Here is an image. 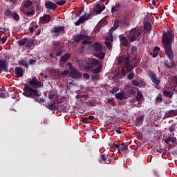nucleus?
<instances>
[{
	"label": "nucleus",
	"mask_w": 177,
	"mask_h": 177,
	"mask_svg": "<svg viewBox=\"0 0 177 177\" xmlns=\"http://www.w3.org/2000/svg\"><path fill=\"white\" fill-rule=\"evenodd\" d=\"M28 84L33 87L25 86L23 88L24 96L29 97L30 99H33L35 102H37V103H45V99L39 98L41 97V91L38 90V88L42 86V82L39 81L37 77H33L32 78L29 79Z\"/></svg>",
	"instance_id": "nucleus-1"
},
{
	"label": "nucleus",
	"mask_w": 177,
	"mask_h": 177,
	"mask_svg": "<svg viewBox=\"0 0 177 177\" xmlns=\"http://www.w3.org/2000/svg\"><path fill=\"white\" fill-rule=\"evenodd\" d=\"M175 39L174 34L171 31L165 32L162 35V44L163 45L165 53H168L171 56L172 53V41Z\"/></svg>",
	"instance_id": "nucleus-2"
},
{
	"label": "nucleus",
	"mask_w": 177,
	"mask_h": 177,
	"mask_svg": "<svg viewBox=\"0 0 177 177\" xmlns=\"http://www.w3.org/2000/svg\"><path fill=\"white\" fill-rule=\"evenodd\" d=\"M131 24V18L128 16H123L119 20L115 21L113 26L111 28V31H115L118 27L122 28H128Z\"/></svg>",
	"instance_id": "nucleus-3"
},
{
	"label": "nucleus",
	"mask_w": 177,
	"mask_h": 177,
	"mask_svg": "<svg viewBox=\"0 0 177 177\" xmlns=\"http://www.w3.org/2000/svg\"><path fill=\"white\" fill-rule=\"evenodd\" d=\"M142 30L141 29L133 28L130 31L131 41L135 42L138 39H140V35H142Z\"/></svg>",
	"instance_id": "nucleus-4"
},
{
	"label": "nucleus",
	"mask_w": 177,
	"mask_h": 177,
	"mask_svg": "<svg viewBox=\"0 0 177 177\" xmlns=\"http://www.w3.org/2000/svg\"><path fill=\"white\" fill-rule=\"evenodd\" d=\"M100 64V62H99L98 59H96L95 58L89 59L86 61V64L84 66L85 70H92V68H94V67H96L97 66H99Z\"/></svg>",
	"instance_id": "nucleus-5"
},
{
	"label": "nucleus",
	"mask_w": 177,
	"mask_h": 177,
	"mask_svg": "<svg viewBox=\"0 0 177 177\" xmlns=\"http://www.w3.org/2000/svg\"><path fill=\"white\" fill-rule=\"evenodd\" d=\"M92 16H93V15L91 12L89 14H84V15L80 17L77 21H75V26H78L80 24H84V21H86L88 20H90V19H92Z\"/></svg>",
	"instance_id": "nucleus-6"
},
{
	"label": "nucleus",
	"mask_w": 177,
	"mask_h": 177,
	"mask_svg": "<svg viewBox=\"0 0 177 177\" xmlns=\"http://www.w3.org/2000/svg\"><path fill=\"white\" fill-rule=\"evenodd\" d=\"M165 53L167 55L168 58L169 59V62L165 61L164 66L167 68H172V67L175 66V61H174V51H171V56L167 53Z\"/></svg>",
	"instance_id": "nucleus-7"
},
{
	"label": "nucleus",
	"mask_w": 177,
	"mask_h": 177,
	"mask_svg": "<svg viewBox=\"0 0 177 177\" xmlns=\"http://www.w3.org/2000/svg\"><path fill=\"white\" fill-rule=\"evenodd\" d=\"M138 60L132 61L131 62L129 60L127 62L125 63L124 67H126V70L128 73H131V71H132V70H133L135 67H138Z\"/></svg>",
	"instance_id": "nucleus-8"
},
{
	"label": "nucleus",
	"mask_w": 177,
	"mask_h": 177,
	"mask_svg": "<svg viewBox=\"0 0 177 177\" xmlns=\"http://www.w3.org/2000/svg\"><path fill=\"white\" fill-rule=\"evenodd\" d=\"M149 78H150L151 81H152L153 84L156 86H158V85H160V84L161 83V80H160V78H158L157 77V75L156 74V73H154L152 71H149Z\"/></svg>",
	"instance_id": "nucleus-9"
},
{
	"label": "nucleus",
	"mask_w": 177,
	"mask_h": 177,
	"mask_svg": "<svg viewBox=\"0 0 177 177\" xmlns=\"http://www.w3.org/2000/svg\"><path fill=\"white\" fill-rule=\"evenodd\" d=\"M83 39H89V36L81 33L73 37V41L75 42L76 45H78V44L83 41Z\"/></svg>",
	"instance_id": "nucleus-10"
},
{
	"label": "nucleus",
	"mask_w": 177,
	"mask_h": 177,
	"mask_svg": "<svg viewBox=\"0 0 177 177\" xmlns=\"http://www.w3.org/2000/svg\"><path fill=\"white\" fill-rule=\"evenodd\" d=\"M131 52L128 54V57L131 58L132 56L133 57L132 58L133 62H136V57H138V48L135 46H132L131 48Z\"/></svg>",
	"instance_id": "nucleus-11"
},
{
	"label": "nucleus",
	"mask_w": 177,
	"mask_h": 177,
	"mask_svg": "<svg viewBox=\"0 0 177 177\" xmlns=\"http://www.w3.org/2000/svg\"><path fill=\"white\" fill-rule=\"evenodd\" d=\"M69 75L73 80H79V78L82 77V73H81V72H80L77 69L74 68L71 71Z\"/></svg>",
	"instance_id": "nucleus-12"
},
{
	"label": "nucleus",
	"mask_w": 177,
	"mask_h": 177,
	"mask_svg": "<svg viewBox=\"0 0 177 177\" xmlns=\"http://www.w3.org/2000/svg\"><path fill=\"white\" fill-rule=\"evenodd\" d=\"M104 9H106V6L103 5L102 6L100 3H97L93 8V13H95V15H100V13H102Z\"/></svg>",
	"instance_id": "nucleus-13"
},
{
	"label": "nucleus",
	"mask_w": 177,
	"mask_h": 177,
	"mask_svg": "<svg viewBox=\"0 0 177 177\" xmlns=\"http://www.w3.org/2000/svg\"><path fill=\"white\" fill-rule=\"evenodd\" d=\"M65 28H66V27H64L63 26H55L53 28L51 31H52V32H54L55 34H57L59 32L61 34H64V32H66Z\"/></svg>",
	"instance_id": "nucleus-14"
},
{
	"label": "nucleus",
	"mask_w": 177,
	"mask_h": 177,
	"mask_svg": "<svg viewBox=\"0 0 177 177\" xmlns=\"http://www.w3.org/2000/svg\"><path fill=\"white\" fill-rule=\"evenodd\" d=\"M8 60L6 59H0V71H5L8 73Z\"/></svg>",
	"instance_id": "nucleus-15"
},
{
	"label": "nucleus",
	"mask_w": 177,
	"mask_h": 177,
	"mask_svg": "<svg viewBox=\"0 0 177 177\" xmlns=\"http://www.w3.org/2000/svg\"><path fill=\"white\" fill-rule=\"evenodd\" d=\"M45 6L47 9H48L49 10H55L56 9H57V3H55L50 1H46L45 3Z\"/></svg>",
	"instance_id": "nucleus-16"
},
{
	"label": "nucleus",
	"mask_w": 177,
	"mask_h": 177,
	"mask_svg": "<svg viewBox=\"0 0 177 177\" xmlns=\"http://www.w3.org/2000/svg\"><path fill=\"white\" fill-rule=\"evenodd\" d=\"M121 12V3L120 2H116L115 5L111 7V14L114 15V13H120Z\"/></svg>",
	"instance_id": "nucleus-17"
},
{
	"label": "nucleus",
	"mask_w": 177,
	"mask_h": 177,
	"mask_svg": "<svg viewBox=\"0 0 177 177\" xmlns=\"http://www.w3.org/2000/svg\"><path fill=\"white\" fill-rule=\"evenodd\" d=\"M52 19V17L49 15H44V16L41 17L39 19L40 23L41 24H48L49 21H50V19Z\"/></svg>",
	"instance_id": "nucleus-18"
},
{
	"label": "nucleus",
	"mask_w": 177,
	"mask_h": 177,
	"mask_svg": "<svg viewBox=\"0 0 177 177\" xmlns=\"http://www.w3.org/2000/svg\"><path fill=\"white\" fill-rule=\"evenodd\" d=\"M129 60V57H127L125 55H120L118 58V62H119V64H124V66L125 65L126 63L128 62Z\"/></svg>",
	"instance_id": "nucleus-19"
},
{
	"label": "nucleus",
	"mask_w": 177,
	"mask_h": 177,
	"mask_svg": "<svg viewBox=\"0 0 177 177\" xmlns=\"http://www.w3.org/2000/svg\"><path fill=\"white\" fill-rule=\"evenodd\" d=\"M23 73H24L23 68H21L20 66L15 67V75H17V77H19V78H21V77H23V75H24Z\"/></svg>",
	"instance_id": "nucleus-20"
},
{
	"label": "nucleus",
	"mask_w": 177,
	"mask_h": 177,
	"mask_svg": "<svg viewBox=\"0 0 177 177\" xmlns=\"http://www.w3.org/2000/svg\"><path fill=\"white\" fill-rule=\"evenodd\" d=\"M93 48L95 53L97 52H102V50H103V48H102V44H99L98 42H95L93 44Z\"/></svg>",
	"instance_id": "nucleus-21"
},
{
	"label": "nucleus",
	"mask_w": 177,
	"mask_h": 177,
	"mask_svg": "<svg viewBox=\"0 0 177 177\" xmlns=\"http://www.w3.org/2000/svg\"><path fill=\"white\" fill-rule=\"evenodd\" d=\"M119 38L122 46H128V39L125 36H120Z\"/></svg>",
	"instance_id": "nucleus-22"
},
{
	"label": "nucleus",
	"mask_w": 177,
	"mask_h": 177,
	"mask_svg": "<svg viewBox=\"0 0 177 177\" xmlns=\"http://www.w3.org/2000/svg\"><path fill=\"white\" fill-rule=\"evenodd\" d=\"M125 96H126L125 92H124V91L115 94V97L118 100H124V99H127V97H125Z\"/></svg>",
	"instance_id": "nucleus-23"
},
{
	"label": "nucleus",
	"mask_w": 177,
	"mask_h": 177,
	"mask_svg": "<svg viewBox=\"0 0 177 177\" xmlns=\"http://www.w3.org/2000/svg\"><path fill=\"white\" fill-rule=\"evenodd\" d=\"M47 109L48 110H51L52 111H56L59 110V106L56 105L55 103H51L46 106Z\"/></svg>",
	"instance_id": "nucleus-24"
},
{
	"label": "nucleus",
	"mask_w": 177,
	"mask_h": 177,
	"mask_svg": "<svg viewBox=\"0 0 177 177\" xmlns=\"http://www.w3.org/2000/svg\"><path fill=\"white\" fill-rule=\"evenodd\" d=\"M70 57H71V55L70 53H66L65 55H63L61 59H60V62L62 64H64V63H66V62H67L68 59H70Z\"/></svg>",
	"instance_id": "nucleus-25"
},
{
	"label": "nucleus",
	"mask_w": 177,
	"mask_h": 177,
	"mask_svg": "<svg viewBox=\"0 0 177 177\" xmlns=\"http://www.w3.org/2000/svg\"><path fill=\"white\" fill-rule=\"evenodd\" d=\"M103 68V66L102 64L100 65L99 67L94 68H93L90 70V71H91V73L93 74H99V73H100V71H102V69Z\"/></svg>",
	"instance_id": "nucleus-26"
},
{
	"label": "nucleus",
	"mask_w": 177,
	"mask_h": 177,
	"mask_svg": "<svg viewBox=\"0 0 177 177\" xmlns=\"http://www.w3.org/2000/svg\"><path fill=\"white\" fill-rule=\"evenodd\" d=\"M28 42V39L24 38L21 39L19 41H17L18 45L19 46H24V45H26Z\"/></svg>",
	"instance_id": "nucleus-27"
},
{
	"label": "nucleus",
	"mask_w": 177,
	"mask_h": 177,
	"mask_svg": "<svg viewBox=\"0 0 177 177\" xmlns=\"http://www.w3.org/2000/svg\"><path fill=\"white\" fill-rule=\"evenodd\" d=\"M18 63L19 66H23L24 67H26V68H28V62L24 59H21L18 61Z\"/></svg>",
	"instance_id": "nucleus-28"
},
{
	"label": "nucleus",
	"mask_w": 177,
	"mask_h": 177,
	"mask_svg": "<svg viewBox=\"0 0 177 177\" xmlns=\"http://www.w3.org/2000/svg\"><path fill=\"white\" fill-rule=\"evenodd\" d=\"M105 55H106V54L104 53H103V50L97 52V53L95 55V56L97 57H98L99 59H100L101 60H103V59H104Z\"/></svg>",
	"instance_id": "nucleus-29"
},
{
	"label": "nucleus",
	"mask_w": 177,
	"mask_h": 177,
	"mask_svg": "<svg viewBox=\"0 0 177 177\" xmlns=\"http://www.w3.org/2000/svg\"><path fill=\"white\" fill-rule=\"evenodd\" d=\"M144 30H145V31H150L151 30V24L145 22L144 24Z\"/></svg>",
	"instance_id": "nucleus-30"
},
{
	"label": "nucleus",
	"mask_w": 177,
	"mask_h": 177,
	"mask_svg": "<svg viewBox=\"0 0 177 177\" xmlns=\"http://www.w3.org/2000/svg\"><path fill=\"white\" fill-rule=\"evenodd\" d=\"M101 160L104 162V164H110V159H107L106 155L101 154Z\"/></svg>",
	"instance_id": "nucleus-31"
},
{
	"label": "nucleus",
	"mask_w": 177,
	"mask_h": 177,
	"mask_svg": "<svg viewBox=\"0 0 177 177\" xmlns=\"http://www.w3.org/2000/svg\"><path fill=\"white\" fill-rule=\"evenodd\" d=\"M22 12L24 13V15H26V16H31L32 15H35V10H31L30 11H26L24 10H22Z\"/></svg>",
	"instance_id": "nucleus-32"
},
{
	"label": "nucleus",
	"mask_w": 177,
	"mask_h": 177,
	"mask_svg": "<svg viewBox=\"0 0 177 177\" xmlns=\"http://www.w3.org/2000/svg\"><path fill=\"white\" fill-rule=\"evenodd\" d=\"M4 16L12 17V16H13V12H12V10H10V9L7 8V10L4 11Z\"/></svg>",
	"instance_id": "nucleus-33"
},
{
	"label": "nucleus",
	"mask_w": 177,
	"mask_h": 177,
	"mask_svg": "<svg viewBox=\"0 0 177 177\" xmlns=\"http://www.w3.org/2000/svg\"><path fill=\"white\" fill-rule=\"evenodd\" d=\"M113 31L111 29L109 30V35H108L106 38V41H110L111 42H113Z\"/></svg>",
	"instance_id": "nucleus-34"
},
{
	"label": "nucleus",
	"mask_w": 177,
	"mask_h": 177,
	"mask_svg": "<svg viewBox=\"0 0 177 177\" xmlns=\"http://www.w3.org/2000/svg\"><path fill=\"white\" fill-rule=\"evenodd\" d=\"M136 124L137 125H140L142 124H143V116H138L136 118Z\"/></svg>",
	"instance_id": "nucleus-35"
},
{
	"label": "nucleus",
	"mask_w": 177,
	"mask_h": 177,
	"mask_svg": "<svg viewBox=\"0 0 177 177\" xmlns=\"http://www.w3.org/2000/svg\"><path fill=\"white\" fill-rule=\"evenodd\" d=\"M163 95L164 96H165V97H169L170 99L172 98V95H174V93L171 92V91H164L163 92Z\"/></svg>",
	"instance_id": "nucleus-36"
},
{
	"label": "nucleus",
	"mask_w": 177,
	"mask_h": 177,
	"mask_svg": "<svg viewBox=\"0 0 177 177\" xmlns=\"http://www.w3.org/2000/svg\"><path fill=\"white\" fill-rule=\"evenodd\" d=\"M32 5V1H31L30 0H27L24 3V8H26V9H28V8H30Z\"/></svg>",
	"instance_id": "nucleus-37"
},
{
	"label": "nucleus",
	"mask_w": 177,
	"mask_h": 177,
	"mask_svg": "<svg viewBox=\"0 0 177 177\" xmlns=\"http://www.w3.org/2000/svg\"><path fill=\"white\" fill-rule=\"evenodd\" d=\"M88 39H91V37H89V39H83L82 41V45H83V46H84V45H91V44H92V41H88Z\"/></svg>",
	"instance_id": "nucleus-38"
},
{
	"label": "nucleus",
	"mask_w": 177,
	"mask_h": 177,
	"mask_svg": "<svg viewBox=\"0 0 177 177\" xmlns=\"http://www.w3.org/2000/svg\"><path fill=\"white\" fill-rule=\"evenodd\" d=\"M120 91V88L115 86L113 88H111V90H109V92L111 93H112L113 95L117 93V92H118Z\"/></svg>",
	"instance_id": "nucleus-39"
},
{
	"label": "nucleus",
	"mask_w": 177,
	"mask_h": 177,
	"mask_svg": "<svg viewBox=\"0 0 177 177\" xmlns=\"http://www.w3.org/2000/svg\"><path fill=\"white\" fill-rule=\"evenodd\" d=\"M12 17L15 21H19L20 20V16H19V14L17 12L12 13Z\"/></svg>",
	"instance_id": "nucleus-40"
},
{
	"label": "nucleus",
	"mask_w": 177,
	"mask_h": 177,
	"mask_svg": "<svg viewBox=\"0 0 177 177\" xmlns=\"http://www.w3.org/2000/svg\"><path fill=\"white\" fill-rule=\"evenodd\" d=\"M34 45V40H28L26 43V48H31Z\"/></svg>",
	"instance_id": "nucleus-41"
},
{
	"label": "nucleus",
	"mask_w": 177,
	"mask_h": 177,
	"mask_svg": "<svg viewBox=\"0 0 177 177\" xmlns=\"http://www.w3.org/2000/svg\"><path fill=\"white\" fill-rule=\"evenodd\" d=\"M120 148L121 151H125L126 150H128V145L125 144H122Z\"/></svg>",
	"instance_id": "nucleus-42"
},
{
	"label": "nucleus",
	"mask_w": 177,
	"mask_h": 177,
	"mask_svg": "<svg viewBox=\"0 0 177 177\" xmlns=\"http://www.w3.org/2000/svg\"><path fill=\"white\" fill-rule=\"evenodd\" d=\"M66 2H67L66 0H58V1H57V5H59V6H63Z\"/></svg>",
	"instance_id": "nucleus-43"
},
{
	"label": "nucleus",
	"mask_w": 177,
	"mask_h": 177,
	"mask_svg": "<svg viewBox=\"0 0 177 177\" xmlns=\"http://www.w3.org/2000/svg\"><path fill=\"white\" fill-rule=\"evenodd\" d=\"M104 44L108 49H111L112 48L111 42L109 41H105Z\"/></svg>",
	"instance_id": "nucleus-44"
},
{
	"label": "nucleus",
	"mask_w": 177,
	"mask_h": 177,
	"mask_svg": "<svg viewBox=\"0 0 177 177\" xmlns=\"http://www.w3.org/2000/svg\"><path fill=\"white\" fill-rule=\"evenodd\" d=\"M176 126L175 124H172L171 127H169V132L172 133L175 131Z\"/></svg>",
	"instance_id": "nucleus-45"
},
{
	"label": "nucleus",
	"mask_w": 177,
	"mask_h": 177,
	"mask_svg": "<svg viewBox=\"0 0 177 177\" xmlns=\"http://www.w3.org/2000/svg\"><path fill=\"white\" fill-rule=\"evenodd\" d=\"M165 118H169V117H172V115L171 114V111H166L165 113Z\"/></svg>",
	"instance_id": "nucleus-46"
},
{
	"label": "nucleus",
	"mask_w": 177,
	"mask_h": 177,
	"mask_svg": "<svg viewBox=\"0 0 177 177\" xmlns=\"http://www.w3.org/2000/svg\"><path fill=\"white\" fill-rule=\"evenodd\" d=\"M80 122H83V124H88V118H81Z\"/></svg>",
	"instance_id": "nucleus-47"
},
{
	"label": "nucleus",
	"mask_w": 177,
	"mask_h": 177,
	"mask_svg": "<svg viewBox=\"0 0 177 177\" xmlns=\"http://www.w3.org/2000/svg\"><path fill=\"white\" fill-rule=\"evenodd\" d=\"M156 102H162V97L161 94H158L157 95Z\"/></svg>",
	"instance_id": "nucleus-48"
},
{
	"label": "nucleus",
	"mask_w": 177,
	"mask_h": 177,
	"mask_svg": "<svg viewBox=\"0 0 177 177\" xmlns=\"http://www.w3.org/2000/svg\"><path fill=\"white\" fill-rule=\"evenodd\" d=\"M0 97L1 99H6L8 97V94L4 93H0Z\"/></svg>",
	"instance_id": "nucleus-49"
},
{
	"label": "nucleus",
	"mask_w": 177,
	"mask_h": 177,
	"mask_svg": "<svg viewBox=\"0 0 177 177\" xmlns=\"http://www.w3.org/2000/svg\"><path fill=\"white\" fill-rule=\"evenodd\" d=\"M133 77H135V75H134L133 73H130L127 75L128 80H133Z\"/></svg>",
	"instance_id": "nucleus-50"
},
{
	"label": "nucleus",
	"mask_w": 177,
	"mask_h": 177,
	"mask_svg": "<svg viewBox=\"0 0 177 177\" xmlns=\"http://www.w3.org/2000/svg\"><path fill=\"white\" fill-rule=\"evenodd\" d=\"M172 81L174 86H177V77H174Z\"/></svg>",
	"instance_id": "nucleus-51"
},
{
	"label": "nucleus",
	"mask_w": 177,
	"mask_h": 177,
	"mask_svg": "<svg viewBox=\"0 0 177 177\" xmlns=\"http://www.w3.org/2000/svg\"><path fill=\"white\" fill-rule=\"evenodd\" d=\"M37 63V60L30 59H29V64H31V66Z\"/></svg>",
	"instance_id": "nucleus-52"
},
{
	"label": "nucleus",
	"mask_w": 177,
	"mask_h": 177,
	"mask_svg": "<svg viewBox=\"0 0 177 177\" xmlns=\"http://www.w3.org/2000/svg\"><path fill=\"white\" fill-rule=\"evenodd\" d=\"M170 113L171 114V117H174V115H177V111L176 110H171Z\"/></svg>",
	"instance_id": "nucleus-53"
},
{
	"label": "nucleus",
	"mask_w": 177,
	"mask_h": 177,
	"mask_svg": "<svg viewBox=\"0 0 177 177\" xmlns=\"http://www.w3.org/2000/svg\"><path fill=\"white\" fill-rule=\"evenodd\" d=\"M83 77L84 78H86V80H89L91 78V75H89L88 73H84Z\"/></svg>",
	"instance_id": "nucleus-54"
},
{
	"label": "nucleus",
	"mask_w": 177,
	"mask_h": 177,
	"mask_svg": "<svg viewBox=\"0 0 177 177\" xmlns=\"http://www.w3.org/2000/svg\"><path fill=\"white\" fill-rule=\"evenodd\" d=\"M61 75L66 77V75H68V71H64L61 73Z\"/></svg>",
	"instance_id": "nucleus-55"
},
{
	"label": "nucleus",
	"mask_w": 177,
	"mask_h": 177,
	"mask_svg": "<svg viewBox=\"0 0 177 177\" xmlns=\"http://www.w3.org/2000/svg\"><path fill=\"white\" fill-rule=\"evenodd\" d=\"M132 84L134 86H139V82L138 80H133Z\"/></svg>",
	"instance_id": "nucleus-56"
},
{
	"label": "nucleus",
	"mask_w": 177,
	"mask_h": 177,
	"mask_svg": "<svg viewBox=\"0 0 177 177\" xmlns=\"http://www.w3.org/2000/svg\"><path fill=\"white\" fill-rule=\"evenodd\" d=\"M66 66H68L70 70H71V71H73V69H74V68H73V65L71 64V62H67Z\"/></svg>",
	"instance_id": "nucleus-57"
},
{
	"label": "nucleus",
	"mask_w": 177,
	"mask_h": 177,
	"mask_svg": "<svg viewBox=\"0 0 177 177\" xmlns=\"http://www.w3.org/2000/svg\"><path fill=\"white\" fill-rule=\"evenodd\" d=\"M55 97V94H52V93L50 92L48 95V99L52 100Z\"/></svg>",
	"instance_id": "nucleus-58"
},
{
	"label": "nucleus",
	"mask_w": 177,
	"mask_h": 177,
	"mask_svg": "<svg viewBox=\"0 0 177 177\" xmlns=\"http://www.w3.org/2000/svg\"><path fill=\"white\" fill-rule=\"evenodd\" d=\"M53 45H55L56 48H57V46H59V45H60V42H59L58 41H54L53 43Z\"/></svg>",
	"instance_id": "nucleus-59"
},
{
	"label": "nucleus",
	"mask_w": 177,
	"mask_h": 177,
	"mask_svg": "<svg viewBox=\"0 0 177 177\" xmlns=\"http://www.w3.org/2000/svg\"><path fill=\"white\" fill-rule=\"evenodd\" d=\"M90 120V121H93L95 120V116L93 115H90L87 118V120Z\"/></svg>",
	"instance_id": "nucleus-60"
},
{
	"label": "nucleus",
	"mask_w": 177,
	"mask_h": 177,
	"mask_svg": "<svg viewBox=\"0 0 177 177\" xmlns=\"http://www.w3.org/2000/svg\"><path fill=\"white\" fill-rule=\"evenodd\" d=\"M160 50V47L158 46H156L154 48H153V52H156V53H158V51Z\"/></svg>",
	"instance_id": "nucleus-61"
},
{
	"label": "nucleus",
	"mask_w": 177,
	"mask_h": 177,
	"mask_svg": "<svg viewBox=\"0 0 177 177\" xmlns=\"http://www.w3.org/2000/svg\"><path fill=\"white\" fill-rule=\"evenodd\" d=\"M0 32H6V29L5 28L0 27Z\"/></svg>",
	"instance_id": "nucleus-62"
},
{
	"label": "nucleus",
	"mask_w": 177,
	"mask_h": 177,
	"mask_svg": "<svg viewBox=\"0 0 177 177\" xmlns=\"http://www.w3.org/2000/svg\"><path fill=\"white\" fill-rule=\"evenodd\" d=\"M63 53V50H59L57 53V56H62V54Z\"/></svg>",
	"instance_id": "nucleus-63"
},
{
	"label": "nucleus",
	"mask_w": 177,
	"mask_h": 177,
	"mask_svg": "<svg viewBox=\"0 0 177 177\" xmlns=\"http://www.w3.org/2000/svg\"><path fill=\"white\" fill-rule=\"evenodd\" d=\"M6 39H7L6 37H2L1 38V42H2L3 44L6 42Z\"/></svg>",
	"instance_id": "nucleus-64"
}]
</instances>
